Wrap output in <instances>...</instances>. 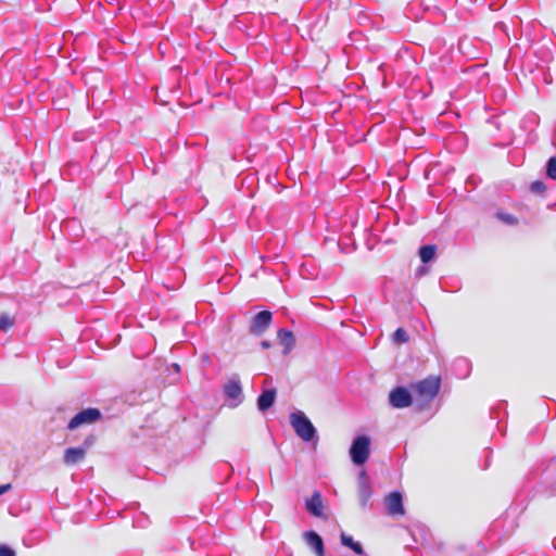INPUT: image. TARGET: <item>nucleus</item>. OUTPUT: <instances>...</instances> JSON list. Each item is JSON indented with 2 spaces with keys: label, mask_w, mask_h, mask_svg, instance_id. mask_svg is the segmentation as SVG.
Instances as JSON below:
<instances>
[{
  "label": "nucleus",
  "mask_w": 556,
  "mask_h": 556,
  "mask_svg": "<svg viewBox=\"0 0 556 556\" xmlns=\"http://www.w3.org/2000/svg\"><path fill=\"white\" fill-rule=\"evenodd\" d=\"M290 424L296 435L304 442H311L317 438L316 428L303 412H292L290 414Z\"/></svg>",
  "instance_id": "obj_2"
},
{
  "label": "nucleus",
  "mask_w": 556,
  "mask_h": 556,
  "mask_svg": "<svg viewBox=\"0 0 556 556\" xmlns=\"http://www.w3.org/2000/svg\"><path fill=\"white\" fill-rule=\"evenodd\" d=\"M11 489H12L11 483L1 484L0 485V496L3 495L4 493L9 492Z\"/></svg>",
  "instance_id": "obj_27"
},
{
  "label": "nucleus",
  "mask_w": 556,
  "mask_h": 556,
  "mask_svg": "<svg viewBox=\"0 0 556 556\" xmlns=\"http://www.w3.org/2000/svg\"><path fill=\"white\" fill-rule=\"evenodd\" d=\"M532 193L541 194L546 190V186L542 180H535L530 185Z\"/></svg>",
  "instance_id": "obj_22"
},
{
  "label": "nucleus",
  "mask_w": 556,
  "mask_h": 556,
  "mask_svg": "<svg viewBox=\"0 0 556 556\" xmlns=\"http://www.w3.org/2000/svg\"><path fill=\"white\" fill-rule=\"evenodd\" d=\"M13 325V320L9 315L2 314L0 315V330L5 331Z\"/></svg>",
  "instance_id": "obj_23"
},
{
  "label": "nucleus",
  "mask_w": 556,
  "mask_h": 556,
  "mask_svg": "<svg viewBox=\"0 0 556 556\" xmlns=\"http://www.w3.org/2000/svg\"><path fill=\"white\" fill-rule=\"evenodd\" d=\"M351 549L357 555L364 554V548L359 542L355 541V543L351 546Z\"/></svg>",
  "instance_id": "obj_26"
},
{
  "label": "nucleus",
  "mask_w": 556,
  "mask_h": 556,
  "mask_svg": "<svg viewBox=\"0 0 556 556\" xmlns=\"http://www.w3.org/2000/svg\"><path fill=\"white\" fill-rule=\"evenodd\" d=\"M277 395L276 389H266L257 397V409L262 413L268 410L275 403Z\"/></svg>",
  "instance_id": "obj_12"
},
{
  "label": "nucleus",
  "mask_w": 556,
  "mask_h": 556,
  "mask_svg": "<svg viewBox=\"0 0 556 556\" xmlns=\"http://www.w3.org/2000/svg\"><path fill=\"white\" fill-rule=\"evenodd\" d=\"M134 522L137 523L139 527H143V525L139 523V520H135Z\"/></svg>",
  "instance_id": "obj_31"
},
{
  "label": "nucleus",
  "mask_w": 556,
  "mask_h": 556,
  "mask_svg": "<svg viewBox=\"0 0 556 556\" xmlns=\"http://www.w3.org/2000/svg\"><path fill=\"white\" fill-rule=\"evenodd\" d=\"M415 544H424L429 538V529L422 523H415L407 528Z\"/></svg>",
  "instance_id": "obj_13"
},
{
  "label": "nucleus",
  "mask_w": 556,
  "mask_h": 556,
  "mask_svg": "<svg viewBox=\"0 0 556 556\" xmlns=\"http://www.w3.org/2000/svg\"><path fill=\"white\" fill-rule=\"evenodd\" d=\"M441 383L442 380L440 376L430 375L422 380L412 382L409 388L416 395L420 406H424L429 404L438 395Z\"/></svg>",
  "instance_id": "obj_1"
},
{
  "label": "nucleus",
  "mask_w": 556,
  "mask_h": 556,
  "mask_svg": "<svg viewBox=\"0 0 556 556\" xmlns=\"http://www.w3.org/2000/svg\"><path fill=\"white\" fill-rule=\"evenodd\" d=\"M96 441L97 437L94 434H89L85 438V440L79 446L84 448L85 452L87 453L94 445Z\"/></svg>",
  "instance_id": "obj_21"
},
{
  "label": "nucleus",
  "mask_w": 556,
  "mask_h": 556,
  "mask_svg": "<svg viewBox=\"0 0 556 556\" xmlns=\"http://www.w3.org/2000/svg\"><path fill=\"white\" fill-rule=\"evenodd\" d=\"M437 252V247L434 244H425L419 248L418 255L424 264H428L431 262Z\"/></svg>",
  "instance_id": "obj_16"
},
{
  "label": "nucleus",
  "mask_w": 556,
  "mask_h": 556,
  "mask_svg": "<svg viewBox=\"0 0 556 556\" xmlns=\"http://www.w3.org/2000/svg\"><path fill=\"white\" fill-rule=\"evenodd\" d=\"M386 506L388 513L391 515H403L404 505L403 496L399 491L391 492L386 498Z\"/></svg>",
  "instance_id": "obj_9"
},
{
  "label": "nucleus",
  "mask_w": 556,
  "mask_h": 556,
  "mask_svg": "<svg viewBox=\"0 0 556 556\" xmlns=\"http://www.w3.org/2000/svg\"><path fill=\"white\" fill-rule=\"evenodd\" d=\"M372 495L370 482L365 471H361L358 476V498L362 508L366 509L371 506L370 498Z\"/></svg>",
  "instance_id": "obj_8"
},
{
  "label": "nucleus",
  "mask_w": 556,
  "mask_h": 556,
  "mask_svg": "<svg viewBox=\"0 0 556 556\" xmlns=\"http://www.w3.org/2000/svg\"><path fill=\"white\" fill-rule=\"evenodd\" d=\"M389 403L393 408H406L413 403V392L410 388L399 386L389 393Z\"/></svg>",
  "instance_id": "obj_6"
},
{
  "label": "nucleus",
  "mask_w": 556,
  "mask_h": 556,
  "mask_svg": "<svg viewBox=\"0 0 556 556\" xmlns=\"http://www.w3.org/2000/svg\"><path fill=\"white\" fill-rule=\"evenodd\" d=\"M223 393L229 407L239 406L243 400V391L241 381L238 375H233L223 387Z\"/></svg>",
  "instance_id": "obj_4"
},
{
  "label": "nucleus",
  "mask_w": 556,
  "mask_h": 556,
  "mask_svg": "<svg viewBox=\"0 0 556 556\" xmlns=\"http://www.w3.org/2000/svg\"><path fill=\"white\" fill-rule=\"evenodd\" d=\"M277 338H278L279 342L285 348L283 353L285 354L290 353L291 350L295 345V337H294L293 332L291 330H289V329L281 328L277 332Z\"/></svg>",
  "instance_id": "obj_15"
},
{
  "label": "nucleus",
  "mask_w": 556,
  "mask_h": 556,
  "mask_svg": "<svg viewBox=\"0 0 556 556\" xmlns=\"http://www.w3.org/2000/svg\"><path fill=\"white\" fill-rule=\"evenodd\" d=\"M424 273H425V269H424V268H420V269L418 270V275H421V274H424Z\"/></svg>",
  "instance_id": "obj_30"
},
{
  "label": "nucleus",
  "mask_w": 556,
  "mask_h": 556,
  "mask_svg": "<svg viewBox=\"0 0 556 556\" xmlns=\"http://www.w3.org/2000/svg\"><path fill=\"white\" fill-rule=\"evenodd\" d=\"M0 556H16V553L11 546L0 544Z\"/></svg>",
  "instance_id": "obj_25"
},
{
  "label": "nucleus",
  "mask_w": 556,
  "mask_h": 556,
  "mask_svg": "<svg viewBox=\"0 0 556 556\" xmlns=\"http://www.w3.org/2000/svg\"><path fill=\"white\" fill-rule=\"evenodd\" d=\"M454 369L456 370L457 375L460 377V378H466L469 376L470 374V363L467 358L465 357H459L457 359H455L454 364Z\"/></svg>",
  "instance_id": "obj_17"
},
{
  "label": "nucleus",
  "mask_w": 556,
  "mask_h": 556,
  "mask_svg": "<svg viewBox=\"0 0 556 556\" xmlns=\"http://www.w3.org/2000/svg\"><path fill=\"white\" fill-rule=\"evenodd\" d=\"M102 417V413L99 408L88 407L78 412L68 422L67 428L70 430L77 429L84 425H91Z\"/></svg>",
  "instance_id": "obj_5"
},
{
  "label": "nucleus",
  "mask_w": 556,
  "mask_h": 556,
  "mask_svg": "<svg viewBox=\"0 0 556 556\" xmlns=\"http://www.w3.org/2000/svg\"><path fill=\"white\" fill-rule=\"evenodd\" d=\"M273 314L268 309L256 313L250 324V332L254 336H262L270 326Z\"/></svg>",
  "instance_id": "obj_7"
},
{
  "label": "nucleus",
  "mask_w": 556,
  "mask_h": 556,
  "mask_svg": "<svg viewBox=\"0 0 556 556\" xmlns=\"http://www.w3.org/2000/svg\"><path fill=\"white\" fill-rule=\"evenodd\" d=\"M393 341L395 343H406L408 340H409V336L407 333V331L404 329V328H397L394 332H393Z\"/></svg>",
  "instance_id": "obj_19"
},
{
  "label": "nucleus",
  "mask_w": 556,
  "mask_h": 556,
  "mask_svg": "<svg viewBox=\"0 0 556 556\" xmlns=\"http://www.w3.org/2000/svg\"><path fill=\"white\" fill-rule=\"evenodd\" d=\"M349 454L354 465H364L370 454V438L366 434L356 435L351 443Z\"/></svg>",
  "instance_id": "obj_3"
},
{
  "label": "nucleus",
  "mask_w": 556,
  "mask_h": 556,
  "mask_svg": "<svg viewBox=\"0 0 556 556\" xmlns=\"http://www.w3.org/2000/svg\"><path fill=\"white\" fill-rule=\"evenodd\" d=\"M86 452L79 445L75 447H68L65 450L63 455V462L66 465H75L80 463L86 457Z\"/></svg>",
  "instance_id": "obj_14"
},
{
  "label": "nucleus",
  "mask_w": 556,
  "mask_h": 556,
  "mask_svg": "<svg viewBox=\"0 0 556 556\" xmlns=\"http://www.w3.org/2000/svg\"><path fill=\"white\" fill-rule=\"evenodd\" d=\"M340 541L343 546L349 548H351V546L355 543L354 539L345 532H341Z\"/></svg>",
  "instance_id": "obj_24"
},
{
  "label": "nucleus",
  "mask_w": 556,
  "mask_h": 556,
  "mask_svg": "<svg viewBox=\"0 0 556 556\" xmlns=\"http://www.w3.org/2000/svg\"><path fill=\"white\" fill-rule=\"evenodd\" d=\"M307 511L314 517H321L324 503L319 491H315L309 498L305 502Z\"/></svg>",
  "instance_id": "obj_11"
},
{
  "label": "nucleus",
  "mask_w": 556,
  "mask_h": 556,
  "mask_svg": "<svg viewBox=\"0 0 556 556\" xmlns=\"http://www.w3.org/2000/svg\"><path fill=\"white\" fill-rule=\"evenodd\" d=\"M172 366L176 372L180 371V366L178 364L174 363Z\"/></svg>",
  "instance_id": "obj_29"
},
{
  "label": "nucleus",
  "mask_w": 556,
  "mask_h": 556,
  "mask_svg": "<svg viewBox=\"0 0 556 556\" xmlns=\"http://www.w3.org/2000/svg\"><path fill=\"white\" fill-rule=\"evenodd\" d=\"M261 346H262L263 349H269V348L271 346V344H270V342H269V341L264 340V341H262V342H261Z\"/></svg>",
  "instance_id": "obj_28"
},
{
  "label": "nucleus",
  "mask_w": 556,
  "mask_h": 556,
  "mask_svg": "<svg viewBox=\"0 0 556 556\" xmlns=\"http://www.w3.org/2000/svg\"><path fill=\"white\" fill-rule=\"evenodd\" d=\"M496 216L500 220H502L503 223H505L506 225H510V226H514V225H517L518 223V219L516 216L509 214V213H505V212H497L496 213Z\"/></svg>",
  "instance_id": "obj_20"
},
{
  "label": "nucleus",
  "mask_w": 556,
  "mask_h": 556,
  "mask_svg": "<svg viewBox=\"0 0 556 556\" xmlns=\"http://www.w3.org/2000/svg\"><path fill=\"white\" fill-rule=\"evenodd\" d=\"M304 540L317 556H326L324 540L316 531L304 532Z\"/></svg>",
  "instance_id": "obj_10"
},
{
  "label": "nucleus",
  "mask_w": 556,
  "mask_h": 556,
  "mask_svg": "<svg viewBox=\"0 0 556 556\" xmlns=\"http://www.w3.org/2000/svg\"><path fill=\"white\" fill-rule=\"evenodd\" d=\"M545 175L552 180H556V156H551L545 166Z\"/></svg>",
  "instance_id": "obj_18"
}]
</instances>
